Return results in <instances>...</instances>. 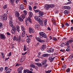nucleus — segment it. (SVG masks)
<instances>
[{
  "label": "nucleus",
  "mask_w": 73,
  "mask_h": 73,
  "mask_svg": "<svg viewBox=\"0 0 73 73\" xmlns=\"http://www.w3.org/2000/svg\"><path fill=\"white\" fill-rule=\"evenodd\" d=\"M23 69V67H20L18 69V72H20Z\"/></svg>",
  "instance_id": "nucleus-23"
},
{
  "label": "nucleus",
  "mask_w": 73,
  "mask_h": 73,
  "mask_svg": "<svg viewBox=\"0 0 73 73\" xmlns=\"http://www.w3.org/2000/svg\"><path fill=\"white\" fill-rule=\"evenodd\" d=\"M39 22V23L40 25H43V23H42V21L41 20H40L39 19V21H38Z\"/></svg>",
  "instance_id": "nucleus-25"
},
{
  "label": "nucleus",
  "mask_w": 73,
  "mask_h": 73,
  "mask_svg": "<svg viewBox=\"0 0 73 73\" xmlns=\"http://www.w3.org/2000/svg\"><path fill=\"white\" fill-rule=\"evenodd\" d=\"M19 21H20L21 22H23V20H24V19H23L20 17L19 18Z\"/></svg>",
  "instance_id": "nucleus-34"
},
{
  "label": "nucleus",
  "mask_w": 73,
  "mask_h": 73,
  "mask_svg": "<svg viewBox=\"0 0 73 73\" xmlns=\"http://www.w3.org/2000/svg\"><path fill=\"white\" fill-rule=\"evenodd\" d=\"M64 8L66 9H70V7L69 6H66L64 7Z\"/></svg>",
  "instance_id": "nucleus-22"
},
{
  "label": "nucleus",
  "mask_w": 73,
  "mask_h": 73,
  "mask_svg": "<svg viewBox=\"0 0 73 73\" xmlns=\"http://www.w3.org/2000/svg\"><path fill=\"white\" fill-rule=\"evenodd\" d=\"M0 37L1 39H5V36L3 34H0Z\"/></svg>",
  "instance_id": "nucleus-4"
},
{
  "label": "nucleus",
  "mask_w": 73,
  "mask_h": 73,
  "mask_svg": "<svg viewBox=\"0 0 73 73\" xmlns=\"http://www.w3.org/2000/svg\"><path fill=\"white\" fill-rule=\"evenodd\" d=\"M39 27V25H37L35 27V29H37V28H38Z\"/></svg>",
  "instance_id": "nucleus-63"
},
{
  "label": "nucleus",
  "mask_w": 73,
  "mask_h": 73,
  "mask_svg": "<svg viewBox=\"0 0 73 73\" xmlns=\"http://www.w3.org/2000/svg\"><path fill=\"white\" fill-rule=\"evenodd\" d=\"M70 71V69L69 68H68L66 70V72H69Z\"/></svg>",
  "instance_id": "nucleus-51"
},
{
  "label": "nucleus",
  "mask_w": 73,
  "mask_h": 73,
  "mask_svg": "<svg viewBox=\"0 0 73 73\" xmlns=\"http://www.w3.org/2000/svg\"><path fill=\"white\" fill-rule=\"evenodd\" d=\"M7 15L6 14H5L3 15V17L4 20H7Z\"/></svg>",
  "instance_id": "nucleus-7"
},
{
  "label": "nucleus",
  "mask_w": 73,
  "mask_h": 73,
  "mask_svg": "<svg viewBox=\"0 0 73 73\" xmlns=\"http://www.w3.org/2000/svg\"><path fill=\"white\" fill-rule=\"evenodd\" d=\"M45 40H40L39 42H45Z\"/></svg>",
  "instance_id": "nucleus-47"
},
{
  "label": "nucleus",
  "mask_w": 73,
  "mask_h": 73,
  "mask_svg": "<svg viewBox=\"0 0 73 73\" xmlns=\"http://www.w3.org/2000/svg\"><path fill=\"white\" fill-rule=\"evenodd\" d=\"M67 52H69V51H70V48H68L66 50Z\"/></svg>",
  "instance_id": "nucleus-43"
},
{
  "label": "nucleus",
  "mask_w": 73,
  "mask_h": 73,
  "mask_svg": "<svg viewBox=\"0 0 73 73\" xmlns=\"http://www.w3.org/2000/svg\"><path fill=\"white\" fill-rule=\"evenodd\" d=\"M3 27V24L1 23H0V29H1Z\"/></svg>",
  "instance_id": "nucleus-58"
},
{
  "label": "nucleus",
  "mask_w": 73,
  "mask_h": 73,
  "mask_svg": "<svg viewBox=\"0 0 73 73\" xmlns=\"http://www.w3.org/2000/svg\"><path fill=\"white\" fill-rule=\"evenodd\" d=\"M1 54L2 56V58H4V53L3 52H1Z\"/></svg>",
  "instance_id": "nucleus-38"
},
{
  "label": "nucleus",
  "mask_w": 73,
  "mask_h": 73,
  "mask_svg": "<svg viewBox=\"0 0 73 73\" xmlns=\"http://www.w3.org/2000/svg\"><path fill=\"white\" fill-rule=\"evenodd\" d=\"M47 59H45L43 60V61L42 62V65H44L45 64H46V63L47 62Z\"/></svg>",
  "instance_id": "nucleus-11"
},
{
  "label": "nucleus",
  "mask_w": 73,
  "mask_h": 73,
  "mask_svg": "<svg viewBox=\"0 0 73 73\" xmlns=\"http://www.w3.org/2000/svg\"><path fill=\"white\" fill-rule=\"evenodd\" d=\"M34 18L35 20H36L37 21H40V18L38 17L37 16H35Z\"/></svg>",
  "instance_id": "nucleus-12"
},
{
  "label": "nucleus",
  "mask_w": 73,
  "mask_h": 73,
  "mask_svg": "<svg viewBox=\"0 0 73 73\" xmlns=\"http://www.w3.org/2000/svg\"><path fill=\"white\" fill-rule=\"evenodd\" d=\"M66 45V44L65 43H63L61 44L60 46L62 47H63V46H65Z\"/></svg>",
  "instance_id": "nucleus-32"
},
{
  "label": "nucleus",
  "mask_w": 73,
  "mask_h": 73,
  "mask_svg": "<svg viewBox=\"0 0 73 73\" xmlns=\"http://www.w3.org/2000/svg\"><path fill=\"white\" fill-rule=\"evenodd\" d=\"M45 48H46V45H43L41 48V50H44Z\"/></svg>",
  "instance_id": "nucleus-10"
},
{
  "label": "nucleus",
  "mask_w": 73,
  "mask_h": 73,
  "mask_svg": "<svg viewBox=\"0 0 73 73\" xmlns=\"http://www.w3.org/2000/svg\"><path fill=\"white\" fill-rule=\"evenodd\" d=\"M21 30L23 31H25V27L21 25Z\"/></svg>",
  "instance_id": "nucleus-27"
},
{
  "label": "nucleus",
  "mask_w": 73,
  "mask_h": 73,
  "mask_svg": "<svg viewBox=\"0 0 73 73\" xmlns=\"http://www.w3.org/2000/svg\"><path fill=\"white\" fill-rule=\"evenodd\" d=\"M71 3H72V2L71 1H70L67 3H65V5H68V4H71Z\"/></svg>",
  "instance_id": "nucleus-46"
},
{
  "label": "nucleus",
  "mask_w": 73,
  "mask_h": 73,
  "mask_svg": "<svg viewBox=\"0 0 73 73\" xmlns=\"http://www.w3.org/2000/svg\"><path fill=\"white\" fill-rule=\"evenodd\" d=\"M70 30L71 31H73V27H72L70 28Z\"/></svg>",
  "instance_id": "nucleus-64"
},
{
  "label": "nucleus",
  "mask_w": 73,
  "mask_h": 73,
  "mask_svg": "<svg viewBox=\"0 0 73 73\" xmlns=\"http://www.w3.org/2000/svg\"><path fill=\"white\" fill-rule=\"evenodd\" d=\"M16 29L17 30V31L19 32L20 31V27L18 25L16 26Z\"/></svg>",
  "instance_id": "nucleus-20"
},
{
  "label": "nucleus",
  "mask_w": 73,
  "mask_h": 73,
  "mask_svg": "<svg viewBox=\"0 0 73 73\" xmlns=\"http://www.w3.org/2000/svg\"><path fill=\"white\" fill-rule=\"evenodd\" d=\"M21 38L19 36V37H17L15 36H14L13 38V40L14 41H16L19 42L20 41Z\"/></svg>",
  "instance_id": "nucleus-2"
},
{
  "label": "nucleus",
  "mask_w": 73,
  "mask_h": 73,
  "mask_svg": "<svg viewBox=\"0 0 73 73\" xmlns=\"http://www.w3.org/2000/svg\"><path fill=\"white\" fill-rule=\"evenodd\" d=\"M25 15H27V12L26 10H24L23 11Z\"/></svg>",
  "instance_id": "nucleus-52"
},
{
  "label": "nucleus",
  "mask_w": 73,
  "mask_h": 73,
  "mask_svg": "<svg viewBox=\"0 0 73 73\" xmlns=\"http://www.w3.org/2000/svg\"><path fill=\"white\" fill-rule=\"evenodd\" d=\"M66 65L63 64L62 65V67L61 69L62 70H65V68H66Z\"/></svg>",
  "instance_id": "nucleus-18"
},
{
  "label": "nucleus",
  "mask_w": 73,
  "mask_h": 73,
  "mask_svg": "<svg viewBox=\"0 0 73 73\" xmlns=\"http://www.w3.org/2000/svg\"><path fill=\"white\" fill-rule=\"evenodd\" d=\"M20 17L22 19H24L25 17V15L24 14H22L21 15Z\"/></svg>",
  "instance_id": "nucleus-19"
},
{
  "label": "nucleus",
  "mask_w": 73,
  "mask_h": 73,
  "mask_svg": "<svg viewBox=\"0 0 73 73\" xmlns=\"http://www.w3.org/2000/svg\"><path fill=\"white\" fill-rule=\"evenodd\" d=\"M47 19H46L44 21V25L45 27L47 24Z\"/></svg>",
  "instance_id": "nucleus-28"
},
{
  "label": "nucleus",
  "mask_w": 73,
  "mask_h": 73,
  "mask_svg": "<svg viewBox=\"0 0 73 73\" xmlns=\"http://www.w3.org/2000/svg\"><path fill=\"white\" fill-rule=\"evenodd\" d=\"M44 8L45 9H47V10H48L49 8V5L48 4H46L45 5Z\"/></svg>",
  "instance_id": "nucleus-8"
},
{
  "label": "nucleus",
  "mask_w": 73,
  "mask_h": 73,
  "mask_svg": "<svg viewBox=\"0 0 73 73\" xmlns=\"http://www.w3.org/2000/svg\"><path fill=\"white\" fill-rule=\"evenodd\" d=\"M3 67L0 68V72H3Z\"/></svg>",
  "instance_id": "nucleus-45"
},
{
  "label": "nucleus",
  "mask_w": 73,
  "mask_h": 73,
  "mask_svg": "<svg viewBox=\"0 0 73 73\" xmlns=\"http://www.w3.org/2000/svg\"><path fill=\"white\" fill-rule=\"evenodd\" d=\"M29 17H32L33 16V13L31 11H30L29 13Z\"/></svg>",
  "instance_id": "nucleus-17"
},
{
  "label": "nucleus",
  "mask_w": 73,
  "mask_h": 73,
  "mask_svg": "<svg viewBox=\"0 0 73 73\" xmlns=\"http://www.w3.org/2000/svg\"><path fill=\"white\" fill-rule=\"evenodd\" d=\"M24 60V58H21V60H20V62H22Z\"/></svg>",
  "instance_id": "nucleus-50"
},
{
  "label": "nucleus",
  "mask_w": 73,
  "mask_h": 73,
  "mask_svg": "<svg viewBox=\"0 0 73 73\" xmlns=\"http://www.w3.org/2000/svg\"><path fill=\"white\" fill-rule=\"evenodd\" d=\"M38 14L40 16H42L44 15H45V13L42 11H40L39 12Z\"/></svg>",
  "instance_id": "nucleus-6"
},
{
  "label": "nucleus",
  "mask_w": 73,
  "mask_h": 73,
  "mask_svg": "<svg viewBox=\"0 0 73 73\" xmlns=\"http://www.w3.org/2000/svg\"><path fill=\"white\" fill-rule=\"evenodd\" d=\"M66 44V45L68 46V45H69V43L68 42V41H67L65 43Z\"/></svg>",
  "instance_id": "nucleus-49"
},
{
  "label": "nucleus",
  "mask_w": 73,
  "mask_h": 73,
  "mask_svg": "<svg viewBox=\"0 0 73 73\" xmlns=\"http://www.w3.org/2000/svg\"><path fill=\"white\" fill-rule=\"evenodd\" d=\"M39 35L40 36H41L42 37H40V38H42V37H44V38H46V39H48V38L46 37V35L45 34V33L43 32H41L39 33Z\"/></svg>",
  "instance_id": "nucleus-1"
},
{
  "label": "nucleus",
  "mask_w": 73,
  "mask_h": 73,
  "mask_svg": "<svg viewBox=\"0 0 73 73\" xmlns=\"http://www.w3.org/2000/svg\"><path fill=\"white\" fill-rule=\"evenodd\" d=\"M42 56H43V57H48V56H49V54H43L42 55Z\"/></svg>",
  "instance_id": "nucleus-35"
},
{
  "label": "nucleus",
  "mask_w": 73,
  "mask_h": 73,
  "mask_svg": "<svg viewBox=\"0 0 73 73\" xmlns=\"http://www.w3.org/2000/svg\"><path fill=\"white\" fill-rule=\"evenodd\" d=\"M30 66L31 68H35V65L34 64H30Z\"/></svg>",
  "instance_id": "nucleus-31"
},
{
  "label": "nucleus",
  "mask_w": 73,
  "mask_h": 73,
  "mask_svg": "<svg viewBox=\"0 0 73 73\" xmlns=\"http://www.w3.org/2000/svg\"><path fill=\"white\" fill-rule=\"evenodd\" d=\"M7 8V4L3 6V9H6V8Z\"/></svg>",
  "instance_id": "nucleus-33"
},
{
  "label": "nucleus",
  "mask_w": 73,
  "mask_h": 73,
  "mask_svg": "<svg viewBox=\"0 0 73 73\" xmlns=\"http://www.w3.org/2000/svg\"><path fill=\"white\" fill-rule=\"evenodd\" d=\"M54 59V57L52 58V57H50L49 58V60H50V62H52Z\"/></svg>",
  "instance_id": "nucleus-24"
},
{
  "label": "nucleus",
  "mask_w": 73,
  "mask_h": 73,
  "mask_svg": "<svg viewBox=\"0 0 73 73\" xmlns=\"http://www.w3.org/2000/svg\"><path fill=\"white\" fill-rule=\"evenodd\" d=\"M52 23H53V24L54 25H56V21H53L52 22Z\"/></svg>",
  "instance_id": "nucleus-59"
},
{
  "label": "nucleus",
  "mask_w": 73,
  "mask_h": 73,
  "mask_svg": "<svg viewBox=\"0 0 73 73\" xmlns=\"http://www.w3.org/2000/svg\"><path fill=\"white\" fill-rule=\"evenodd\" d=\"M20 8L21 10H23L24 8V5L23 4H21L20 6Z\"/></svg>",
  "instance_id": "nucleus-13"
},
{
  "label": "nucleus",
  "mask_w": 73,
  "mask_h": 73,
  "mask_svg": "<svg viewBox=\"0 0 73 73\" xmlns=\"http://www.w3.org/2000/svg\"><path fill=\"white\" fill-rule=\"evenodd\" d=\"M29 72H30V73H32V72L31 71H29L26 70H24V72L23 73H30Z\"/></svg>",
  "instance_id": "nucleus-14"
},
{
  "label": "nucleus",
  "mask_w": 73,
  "mask_h": 73,
  "mask_svg": "<svg viewBox=\"0 0 73 73\" xmlns=\"http://www.w3.org/2000/svg\"><path fill=\"white\" fill-rule=\"evenodd\" d=\"M51 71H52L51 70H49L47 71H46V72L47 73H50Z\"/></svg>",
  "instance_id": "nucleus-55"
},
{
  "label": "nucleus",
  "mask_w": 73,
  "mask_h": 73,
  "mask_svg": "<svg viewBox=\"0 0 73 73\" xmlns=\"http://www.w3.org/2000/svg\"><path fill=\"white\" fill-rule=\"evenodd\" d=\"M29 32L30 33H34L35 32V30L32 27H29Z\"/></svg>",
  "instance_id": "nucleus-3"
},
{
  "label": "nucleus",
  "mask_w": 73,
  "mask_h": 73,
  "mask_svg": "<svg viewBox=\"0 0 73 73\" xmlns=\"http://www.w3.org/2000/svg\"><path fill=\"white\" fill-rule=\"evenodd\" d=\"M35 62H38L39 61V59H35Z\"/></svg>",
  "instance_id": "nucleus-57"
},
{
  "label": "nucleus",
  "mask_w": 73,
  "mask_h": 73,
  "mask_svg": "<svg viewBox=\"0 0 73 73\" xmlns=\"http://www.w3.org/2000/svg\"><path fill=\"white\" fill-rule=\"evenodd\" d=\"M12 70V69L11 68H8V69H7V70L6 71V72H8V73H10L11 72Z\"/></svg>",
  "instance_id": "nucleus-29"
},
{
  "label": "nucleus",
  "mask_w": 73,
  "mask_h": 73,
  "mask_svg": "<svg viewBox=\"0 0 73 73\" xmlns=\"http://www.w3.org/2000/svg\"><path fill=\"white\" fill-rule=\"evenodd\" d=\"M29 9L30 11H32V7L31 6H29Z\"/></svg>",
  "instance_id": "nucleus-41"
},
{
  "label": "nucleus",
  "mask_w": 73,
  "mask_h": 73,
  "mask_svg": "<svg viewBox=\"0 0 73 73\" xmlns=\"http://www.w3.org/2000/svg\"><path fill=\"white\" fill-rule=\"evenodd\" d=\"M27 20L28 21H29V22H30V23H32V22L31 21V19H30L29 18H27Z\"/></svg>",
  "instance_id": "nucleus-40"
},
{
  "label": "nucleus",
  "mask_w": 73,
  "mask_h": 73,
  "mask_svg": "<svg viewBox=\"0 0 73 73\" xmlns=\"http://www.w3.org/2000/svg\"><path fill=\"white\" fill-rule=\"evenodd\" d=\"M35 38L36 40H37V41L38 42H40V38L38 37H36Z\"/></svg>",
  "instance_id": "nucleus-37"
},
{
  "label": "nucleus",
  "mask_w": 73,
  "mask_h": 73,
  "mask_svg": "<svg viewBox=\"0 0 73 73\" xmlns=\"http://www.w3.org/2000/svg\"><path fill=\"white\" fill-rule=\"evenodd\" d=\"M11 55H12V52H10L8 55L7 56H8V57H10V56H11Z\"/></svg>",
  "instance_id": "nucleus-53"
},
{
  "label": "nucleus",
  "mask_w": 73,
  "mask_h": 73,
  "mask_svg": "<svg viewBox=\"0 0 73 73\" xmlns=\"http://www.w3.org/2000/svg\"><path fill=\"white\" fill-rule=\"evenodd\" d=\"M54 49L52 48H50L47 50V52L48 53L53 52H54Z\"/></svg>",
  "instance_id": "nucleus-5"
},
{
  "label": "nucleus",
  "mask_w": 73,
  "mask_h": 73,
  "mask_svg": "<svg viewBox=\"0 0 73 73\" xmlns=\"http://www.w3.org/2000/svg\"><path fill=\"white\" fill-rule=\"evenodd\" d=\"M68 41V42L69 44H71V43H72L73 42V40L70 39Z\"/></svg>",
  "instance_id": "nucleus-36"
},
{
  "label": "nucleus",
  "mask_w": 73,
  "mask_h": 73,
  "mask_svg": "<svg viewBox=\"0 0 73 73\" xmlns=\"http://www.w3.org/2000/svg\"><path fill=\"white\" fill-rule=\"evenodd\" d=\"M27 42L28 44H29L30 42H31V40H30V38H28L27 39Z\"/></svg>",
  "instance_id": "nucleus-48"
},
{
  "label": "nucleus",
  "mask_w": 73,
  "mask_h": 73,
  "mask_svg": "<svg viewBox=\"0 0 73 73\" xmlns=\"http://www.w3.org/2000/svg\"><path fill=\"white\" fill-rule=\"evenodd\" d=\"M23 1L24 2V4H27V1L26 0H23Z\"/></svg>",
  "instance_id": "nucleus-54"
},
{
  "label": "nucleus",
  "mask_w": 73,
  "mask_h": 73,
  "mask_svg": "<svg viewBox=\"0 0 73 73\" xmlns=\"http://www.w3.org/2000/svg\"><path fill=\"white\" fill-rule=\"evenodd\" d=\"M52 40L53 41H57V39L55 37H54L53 38Z\"/></svg>",
  "instance_id": "nucleus-42"
},
{
  "label": "nucleus",
  "mask_w": 73,
  "mask_h": 73,
  "mask_svg": "<svg viewBox=\"0 0 73 73\" xmlns=\"http://www.w3.org/2000/svg\"><path fill=\"white\" fill-rule=\"evenodd\" d=\"M15 15L16 17H18L20 16V14L18 11H16L15 12Z\"/></svg>",
  "instance_id": "nucleus-9"
},
{
  "label": "nucleus",
  "mask_w": 73,
  "mask_h": 73,
  "mask_svg": "<svg viewBox=\"0 0 73 73\" xmlns=\"http://www.w3.org/2000/svg\"><path fill=\"white\" fill-rule=\"evenodd\" d=\"M9 24L11 27H13V21H12L10 20L9 22Z\"/></svg>",
  "instance_id": "nucleus-15"
},
{
  "label": "nucleus",
  "mask_w": 73,
  "mask_h": 73,
  "mask_svg": "<svg viewBox=\"0 0 73 73\" xmlns=\"http://www.w3.org/2000/svg\"><path fill=\"white\" fill-rule=\"evenodd\" d=\"M38 66L39 67H40L42 65H41V63H38Z\"/></svg>",
  "instance_id": "nucleus-62"
},
{
  "label": "nucleus",
  "mask_w": 73,
  "mask_h": 73,
  "mask_svg": "<svg viewBox=\"0 0 73 73\" xmlns=\"http://www.w3.org/2000/svg\"><path fill=\"white\" fill-rule=\"evenodd\" d=\"M23 47L24 51H26L27 50V46H24Z\"/></svg>",
  "instance_id": "nucleus-39"
},
{
  "label": "nucleus",
  "mask_w": 73,
  "mask_h": 73,
  "mask_svg": "<svg viewBox=\"0 0 73 73\" xmlns=\"http://www.w3.org/2000/svg\"><path fill=\"white\" fill-rule=\"evenodd\" d=\"M27 38H32V35H31L29 36H27Z\"/></svg>",
  "instance_id": "nucleus-56"
},
{
  "label": "nucleus",
  "mask_w": 73,
  "mask_h": 73,
  "mask_svg": "<svg viewBox=\"0 0 73 73\" xmlns=\"http://www.w3.org/2000/svg\"><path fill=\"white\" fill-rule=\"evenodd\" d=\"M49 7L50 8H52L54 7V4H50L49 5Z\"/></svg>",
  "instance_id": "nucleus-30"
},
{
  "label": "nucleus",
  "mask_w": 73,
  "mask_h": 73,
  "mask_svg": "<svg viewBox=\"0 0 73 73\" xmlns=\"http://www.w3.org/2000/svg\"><path fill=\"white\" fill-rule=\"evenodd\" d=\"M25 36V31H23L22 32L21 34V36L23 37H24Z\"/></svg>",
  "instance_id": "nucleus-16"
},
{
  "label": "nucleus",
  "mask_w": 73,
  "mask_h": 73,
  "mask_svg": "<svg viewBox=\"0 0 73 73\" xmlns=\"http://www.w3.org/2000/svg\"><path fill=\"white\" fill-rule=\"evenodd\" d=\"M11 33L13 34H15V32H16V30L15 29H13L11 31Z\"/></svg>",
  "instance_id": "nucleus-26"
},
{
  "label": "nucleus",
  "mask_w": 73,
  "mask_h": 73,
  "mask_svg": "<svg viewBox=\"0 0 73 73\" xmlns=\"http://www.w3.org/2000/svg\"><path fill=\"white\" fill-rule=\"evenodd\" d=\"M15 0H10V1L11 4H13V3L15 2Z\"/></svg>",
  "instance_id": "nucleus-44"
},
{
  "label": "nucleus",
  "mask_w": 73,
  "mask_h": 73,
  "mask_svg": "<svg viewBox=\"0 0 73 73\" xmlns=\"http://www.w3.org/2000/svg\"><path fill=\"white\" fill-rule=\"evenodd\" d=\"M65 25L66 26H67V27H69V24L68 23L66 22L65 24Z\"/></svg>",
  "instance_id": "nucleus-61"
},
{
  "label": "nucleus",
  "mask_w": 73,
  "mask_h": 73,
  "mask_svg": "<svg viewBox=\"0 0 73 73\" xmlns=\"http://www.w3.org/2000/svg\"><path fill=\"white\" fill-rule=\"evenodd\" d=\"M60 52H63L64 53H65V50L62 49L60 50Z\"/></svg>",
  "instance_id": "nucleus-60"
},
{
  "label": "nucleus",
  "mask_w": 73,
  "mask_h": 73,
  "mask_svg": "<svg viewBox=\"0 0 73 73\" xmlns=\"http://www.w3.org/2000/svg\"><path fill=\"white\" fill-rule=\"evenodd\" d=\"M69 13V12L68 10H66L64 12V13L65 15H68V13Z\"/></svg>",
  "instance_id": "nucleus-21"
}]
</instances>
